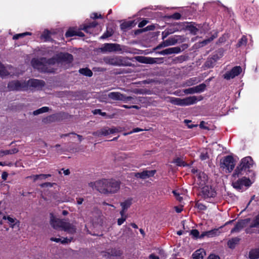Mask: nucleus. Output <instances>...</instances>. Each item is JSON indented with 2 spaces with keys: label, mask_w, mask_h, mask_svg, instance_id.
Instances as JSON below:
<instances>
[{
  "label": "nucleus",
  "mask_w": 259,
  "mask_h": 259,
  "mask_svg": "<svg viewBox=\"0 0 259 259\" xmlns=\"http://www.w3.org/2000/svg\"><path fill=\"white\" fill-rule=\"evenodd\" d=\"M55 183H50V182H47V183H44L40 185V187H52L54 185H55Z\"/></svg>",
  "instance_id": "57"
},
{
  "label": "nucleus",
  "mask_w": 259,
  "mask_h": 259,
  "mask_svg": "<svg viewBox=\"0 0 259 259\" xmlns=\"http://www.w3.org/2000/svg\"><path fill=\"white\" fill-rule=\"evenodd\" d=\"M76 31L72 28H70L65 33L66 37H71L72 36L76 35Z\"/></svg>",
  "instance_id": "44"
},
{
  "label": "nucleus",
  "mask_w": 259,
  "mask_h": 259,
  "mask_svg": "<svg viewBox=\"0 0 259 259\" xmlns=\"http://www.w3.org/2000/svg\"><path fill=\"white\" fill-rule=\"evenodd\" d=\"M6 215L0 212V224H3V220L6 219Z\"/></svg>",
  "instance_id": "61"
},
{
  "label": "nucleus",
  "mask_w": 259,
  "mask_h": 259,
  "mask_svg": "<svg viewBox=\"0 0 259 259\" xmlns=\"http://www.w3.org/2000/svg\"><path fill=\"white\" fill-rule=\"evenodd\" d=\"M196 206L199 209L201 210H205L206 209V206L201 203H197L196 204Z\"/></svg>",
  "instance_id": "55"
},
{
  "label": "nucleus",
  "mask_w": 259,
  "mask_h": 259,
  "mask_svg": "<svg viewBox=\"0 0 259 259\" xmlns=\"http://www.w3.org/2000/svg\"><path fill=\"white\" fill-rule=\"evenodd\" d=\"M100 49L103 53L117 52L122 50L121 46L119 44L109 43L104 44Z\"/></svg>",
  "instance_id": "7"
},
{
  "label": "nucleus",
  "mask_w": 259,
  "mask_h": 259,
  "mask_svg": "<svg viewBox=\"0 0 259 259\" xmlns=\"http://www.w3.org/2000/svg\"><path fill=\"white\" fill-rule=\"evenodd\" d=\"M168 47L165 40H163L161 43L159 44L155 49V50L160 49L162 48Z\"/></svg>",
  "instance_id": "52"
},
{
  "label": "nucleus",
  "mask_w": 259,
  "mask_h": 259,
  "mask_svg": "<svg viewBox=\"0 0 259 259\" xmlns=\"http://www.w3.org/2000/svg\"><path fill=\"white\" fill-rule=\"evenodd\" d=\"M18 151L19 150L16 148H13L11 150H2L0 151V157H2L7 155L14 154L17 153Z\"/></svg>",
  "instance_id": "24"
},
{
  "label": "nucleus",
  "mask_w": 259,
  "mask_h": 259,
  "mask_svg": "<svg viewBox=\"0 0 259 259\" xmlns=\"http://www.w3.org/2000/svg\"><path fill=\"white\" fill-rule=\"evenodd\" d=\"M223 227H221L220 228L218 229H214L208 231L203 232L199 236V237L203 238L205 236H208L209 237H212L214 236L218 235L221 233L220 229H221Z\"/></svg>",
  "instance_id": "17"
},
{
  "label": "nucleus",
  "mask_w": 259,
  "mask_h": 259,
  "mask_svg": "<svg viewBox=\"0 0 259 259\" xmlns=\"http://www.w3.org/2000/svg\"><path fill=\"white\" fill-rule=\"evenodd\" d=\"M147 23H148L147 20H144L139 23L138 27L139 28H142V27H144L145 25H146L147 24Z\"/></svg>",
  "instance_id": "59"
},
{
  "label": "nucleus",
  "mask_w": 259,
  "mask_h": 259,
  "mask_svg": "<svg viewBox=\"0 0 259 259\" xmlns=\"http://www.w3.org/2000/svg\"><path fill=\"white\" fill-rule=\"evenodd\" d=\"M64 221V220L56 219L52 217L51 219V224L55 229H58L59 228H62Z\"/></svg>",
  "instance_id": "20"
},
{
  "label": "nucleus",
  "mask_w": 259,
  "mask_h": 259,
  "mask_svg": "<svg viewBox=\"0 0 259 259\" xmlns=\"http://www.w3.org/2000/svg\"><path fill=\"white\" fill-rule=\"evenodd\" d=\"M244 174L239 168H236L231 178V183L232 187L237 190L244 191L248 189L254 182L253 180L243 177L239 178V177Z\"/></svg>",
  "instance_id": "3"
},
{
  "label": "nucleus",
  "mask_w": 259,
  "mask_h": 259,
  "mask_svg": "<svg viewBox=\"0 0 259 259\" xmlns=\"http://www.w3.org/2000/svg\"><path fill=\"white\" fill-rule=\"evenodd\" d=\"M93 113L94 114H100L102 116H105L106 115V112H102L100 109H95L92 111Z\"/></svg>",
  "instance_id": "53"
},
{
  "label": "nucleus",
  "mask_w": 259,
  "mask_h": 259,
  "mask_svg": "<svg viewBox=\"0 0 259 259\" xmlns=\"http://www.w3.org/2000/svg\"><path fill=\"white\" fill-rule=\"evenodd\" d=\"M25 87L23 83H21L19 81L14 80L9 83L8 88L10 90H19Z\"/></svg>",
  "instance_id": "12"
},
{
  "label": "nucleus",
  "mask_w": 259,
  "mask_h": 259,
  "mask_svg": "<svg viewBox=\"0 0 259 259\" xmlns=\"http://www.w3.org/2000/svg\"><path fill=\"white\" fill-rule=\"evenodd\" d=\"M162 58H151L148 57V61L147 64H152L155 63H159V61H160V62H162Z\"/></svg>",
  "instance_id": "33"
},
{
  "label": "nucleus",
  "mask_w": 259,
  "mask_h": 259,
  "mask_svg": "<svg viewBox=\"0 0 259 259\" xmlns=\"http://www.w3.org/2000/svg\"><path fill=\"white\" fill-rule=\"evenodd\" d=\"M207 259H220V258L219 256H218L217 255L211 254L208 256Z\"/></svg>",
  "instance_id": "64"
},
{
  "label": "nucleus",
  "mask_w": 259,
  "mask_h": 259,
  "mask_svg": "<svg viewBox=\"0 0 259 259\" xmlns=\"http://www.w3.org/2000/svg\"><path fill=\"white\" fill-rule=\"evenodd\" d=\"M183 92L186 94H193L194 93H197V91H196L195 87L185 89L183 91Z\"/></svg>",
  "instance_id": "43"
},
{
  "label": "nucleus",
  "mask_w": 259,
  "mask_h": 259,
  "mask_svg": "<svg viewBox=\"0 0 259 259\" xmlns=\"http://www.w3.org/2000/svg\"><path fill=\"white\" fill-rule=\"evenodd\" d=\"M172 193H174L176 199L180 202H181L182 200H183V198L181 196H180V194L178 193L176 191H173Z\"/></svg>",
  "instance_id": "56"
},
{
  "label": "nucleus",
  "mask_w": 259,
  "mask_h": 259,
  "mask_svg": "<svg viewBox=\"0 0 259 259\" xmlns=\"http://www.w3.org/2000/svg\"><path fill=\"white\" fill-rule=\"evenodd\" d=\"M191 234L194 237L197 238L199 236V233L197 230H192L191 231Z\"/></svg>",
  "instance_id": "58"
},
{
  "label": "nucleus",
  "mask_w": 259,
  "mask_h": 259,
  "mask_svg": "<svg viewBox=\"0 0 259 259\" xmlns=\"http://www.w3.org/2000/svg\"><path fill=\"white\" fill-rule=\"evenodd\" d=\"M28 84L32 87L39 88L44 86L45 82L42 80L32 79L28 81Z\"/></svg>",
  "instance_id": "22"
},
{
  "label": "nucleus",
  "mask_w": 259,
  "mask_h": 259,
  "mask_svg": "<svg viewBox=\"0 0 259 259\" xmlns=\"http://www.w3.org/2000/svg\"><path fill=\"white\" fill-rule=\"evenodd\" d=\"M181 52V49L179 47L169 48L161 51L158 53L162 55H170L172 54H178Z\"/></svg>",
  "instance_id": "14"
},
{
  "label": "nucleus",
  "mask_w": 259,
  "mask_h": 259,
  "mask_svg": "<svg viewBox=\"0 0 259 259\" xmlns=\"http://www.w3.org/2000/svg\"><path fill=\"white\" fill-rule=\"evenodd\" d=\"M72 240V237H70L69 238H65L63 239V240H62L61 241V243H63V244L68 243L69 242H70Z\"/></svg>",
  "instance_id": "60"
},
{
  "label": "nucleus",
  "mask_w": 259,
  "mask_h": 259,
  "mask_svg": "<svg viewBox=\"0 0 259 259\" xmlns=\"http://www.w3.org/2000/svg\"><path fill=\"white\" fill-rule=\"evenodd\" d=\"M26 35V33H20L17 35H15L13 36L14 39H17L20 37H23Z\"/></svg>",
  "instance_id": "62"
},
{
  "label": "nucleus",
  "mask_w": 259,
  "mask_h": 259,
  "mask_svg": "<svg viewBox=\"0 0 259 259\" xmlns=\"http://www.w3.org/2000/svg\"><path fill=\"white\" fill-rule=\"evenodd\" d=\"M50 34L51 33L49 30H45L41 35V38L44 39L45 40H48L50 37Z\"/></svg>",
  "instance_id": "41"
},
{
  "label": "nucleus",
  "mask_w": 259,
  "mask_h": 259,
  "mask_svg": "<svg viewBox=\"0 0 259 259\" xmlns=\"http://www.w3.org/2000/svg\"><path fill=\"white\" fill-rule=\"evenodd\" d=\"M73 60V56L72 55L68 53H59L56 58L47 60L46 58H42L40 60L37 59H33L31 63L34 68L38 69V70L42 72L50 71L47 69L48 65H52L55 64L56 62H65L67 63H70Z\"/></svg>",
  "instance_id": "1"
},
{
  "label": "nucleus",
  "mask_w": 259,
  "mask_h": 259,
  "mask_svg": "<svg viewBox=\"0 0 259 259\" xmlns=\"http://www.w3.org/2000/svg\"><path fill=\"white\" fill-rule=\"evenodd\" d=\"M62 230L70 234H73L76 232V228L73 223H70L64 220L62 226Z\"/></svg>",
  "instance_id": "9"
},
{
  "label": "nucleus",
  "mask_w": 259,
  "mask_h": 259,
  "mask_svg": "<svg viewBox=\"0 0 259 259\" xmlns=\"http://www.w3.org/2000/svg\"><path fill=\"white\" fill-rule=\"evenodd\" d=\"M235 158L232 153L229 154L228 152V170L231 171L235 165Z\"/></svg>",
  "instance_id": "21"
},
{
  "label": "nucleus",
  "mask_w": 259,
  "mask_h": 259,
  "mask_svg": "<svg viewBox=\"0 0 259 259\" xmlns=\"http://www.w3.org/2000/svg\"><path fill=\"white\" fill-rule=\"evenodd\" d=\"M184 29V27L182 28H178V27H174L172 28H167L165 30V31L162 32V39L164 40L165 38H166L169 35L172 34L176 32L181 31Z\"/></svg>",
  "instance_id": "13"
},
{
  "label": "nucleus",
  "mask_w": 259,
  "mask_h": 259,
  "mask_svg": "<svg viewBox=\"0 0 259 259\" xmlns=\"http://www.w3.org/2000/svg\"><path fill=\"white\" fill-rule=\"evenodd\" d=\"M7 222L9 224L10 227L12 228H14L16 226L19 227L20 222L15 218H13L9 215H6V219Z\"/></svg>",
  "instance_id": "19"
},
{
  "label": "nucleus",
  "mask_w": 259,
  "mask_h": 259,
  "mask_svg": "<svg viewBox=\"0 0 259 259\" xmlns=\"http://www.w3.org/2000/svg\"><path fill=\"white\" fill-rule=\"evenodd\" d=\"M200 81V80L198 79L197 77L191 78L185 82V85L188 87L191 86L198 83Z\"/></svg>",
  "instance_id": "28"
},
{
  "label": "nucleus",
  "mask_w": 259,
  "mask_h": 259,
  "mask_svg": "<svg viewBox=\"0 0 259 259\" xmlns=\"http://www.w3.org/2000/svg\"><path fill=\"white\" fill-rule=\"evenodd\" d=\"M181 15L179 13H175L172 15L167 16L168 18H172L175 20H179L181 18Z\"/></svg>",
  "instance_id": "50"
},
{
  "label": "nucleus",
  "mask_w": 259,
  "mask_h": 259,
  "mask_svg": "<svg viewBox=\"0 0 259 259\" xmlns=\"http://www.w3.org/2000/svg\"><path fill=\"white\" fill-rule=\"evenodd\" d=\"M201 193L202 196L205 199L214 197L215 196V192L214 190L208 186H204L202 188Z\"/></svg>",
  "instance_id": "10"
},
{
  "label": "nucleus",
  "mask_w": 259,
  "mask_h": 259,
  "mask_svg": "<svg viewBox=\"0 0 259 259\" xmlns=\"http://www.w3.org/2000/svg\"><path fill=\"white\" fill-rule=\"evenodd\" d=\"M134 98L131 96H126L125 95H124V99L123 101H131Z\"/></svg>",
  "instance_id": "63"
},
{
  "label": "nucleus",
  "mask_w": 259,
  "mask_h": 259,
  "mask_svg": "<svg viewBox=\"0 0 259 259\" xmlns=\"http://www.w3.org/2000/svg\"><path fill=\"white\" fill-rule=\"evenodd\" d=\"M127 217H121L117 220V224L119 226L121 225L126 220Z\"/></svg>",
  "instance_id": "54"
},
{
  "label": "nucleus",
  "mask_w": 259,
  "mask_h": 259,
  "mask_svg": "<svg viewBox=\"0 0 259 259\" xmlns=\"http://www.w3.org/2000/svg\"><path fill=\"white\" fill-rule=\"evenodd\" d=\"M251 227H259V214L257 215L251 225Z\"/></svg>",
  "instance_id": "49"
},
{
  "label": "nucleus",
  "mask_w": 259,
  "mask_h": 259,
  "mask_svg": "<svg viewBox=\"0 0 259 259\" xmlns=\"http://www.w3.org/2000/svg\"><path fill=\"white\" fill-rule=\"evenodd\" d=\"M204 254L205 252L203 249H198L193 254V259H203Z\"/></svg>",
  "instance_id": "25"
},
{
  "label": "nucleus",
  "mask_w": 259,
  "mask_h": 259,
  "mask_svg": "<svg viewBox=\"0 0 259 259\" xmlns=\"http://www.w3.org/2000/svg\"><path fill=\"white\" fill-rule=\"evenodd\" d=\"M245 224V223L243 221H242L239 223H238L235 227L231 230V232H238L241 229Z\"/></svg>",
  "instance_id": "30"
},
{
  "label": "nucleus",
  "mask_w": 259,
  "mask_h": 259,
  "mask_svg": "<svg viewBox=\"0 0 259 259\" xmlns=\"http://www.w3.org/2000/svg\"><path fill=\"white\" fill-rule=\"evenodd\" d=\"M113 34L112 30L107 29V31L101 37V38H106Z\"/></svg>",
  "instance_id": "48"
},
{
  "label": "nucleus",
  "mask_w": 259,
  "mask_h": 259,
  "mask_svg": "<svg viewBox=\"0 0 259 259\" xmlns=\"http://www.w3.org/2000/svg\"><path fill=\"white\" fill-rule=\"evenodd\" d=\"M213 38L212 37H210L209 38L204 40L203 41L200 42L199 43L200 47H203L206 45L208 44L212 40H213Z\"/></svg>",
  "instance_id": "47"
},
{
  "label": "nucleus",
  "mask_w": 259,
  "mask_h": 259,
  "mask_svg": "<svg viewBox=\"0 0 259 259\" xmlns=\"http://www.w3.org/2000/svg\"><path fill=\"white\" fill-rule=\"evenodd\" d=\"M137 60L141 63L147 64L148 57H138Z\"/></svg>",
  "instance_id": "51"
},
{
  "label": "nucleus",
  "mask_w": 259,
  "mask_h": 259,
  "mask_svg": "<svg viewBox=\"0 0 259 259\" xmlns=\"http://www.w3.org/2000/svg\"><path fill=\"white\" fill-rule=\"evenodd\" d=\"M220 168L222 170H227V156H224L220 160Z\"/></svg>",
  "instance_id": "29"
},
{
  "label": "nucleus",
  "mask_w": 259,
  "mask_h": 259,
  "mask_svg": "<svg viewBox=\"0 0 259 259\" xmlns=\"http://www.w3.org/2000/svg\"><path fill=\"white\" fill-rule=\"evenodd\" d=\"M223 56V53L221 51H219L216 54L213 55L212 57V59H214L215 62H217L220 58Z\"/></svg>",
  "instance_id": "45"
},
{
  "label": "nucleus",
  "mask_w": 259,
  "mask_h": 259,
  "mask_svg": "<svg viewBox=\"0 0 259 259\" xmlns=\"http://www.w3.org/2000/svg\"><path fill=\"white\" fill-rule=\"evenodd\" d=\"M180 25L185 26L184 30H188L192 34L194 35L196 34L198 31L199 28L200 27V25H197L198 27H197L196 26H194L192 24H189L187 22H184L183 23H182Z\"/></svg>",
  "instance_id": "15"
},
{
  "label": "nucleus",
  "mask_w": 259,
  "mask_h": 259,
  "mask_svg": "<svg viewBox=\"0 0 259 259\" xmlns=\"http://www.w3.org/2000/svg\"><path fill=\"white\" fill-rule=\"evenodd\" d=\"M156 172L155 170H144L141 172L134 173L135 177L137 178H140L142 179H145L150 177H152L154 175Z\"/></svg>",
  "instance_id": "11"
},
{
  "label": "nucleus",
  "mask_w": 259,
  "mask_h": 259,
  "mask_svg": "<svg viewBox=\"0 0 259 259\" xmlns=\"http://www.w3.org/2000/svg\"><path fill=\"white\" fill-rule=\"evenodd\" d=\"M174 162L176 163L178 166H185L186 164L180 158H177L174 160Z\"/></svg>",
  "instance_id": "46"
},
{
  "label": "nucleus",
  "mask_w": 259,
  "mask_h": 259,
  "mask_svg": "<svg viewBox=\"0 0 259 259\" xmlns=\"http://www.w3.org/2000/svg\"><path fill=\"white\" fill-rule=\"evenodd\" d=\"M51 175L50 174H40V175H32L30 176H28L27 177V179H32L34 182L36 181L37 180H42L44 179H47L49 177H51Z\"/></svg>",
  "instance_id": "23"
},
{
  "label": "nucleus",
  "mask_w": 259,
  "mask_h": 259,
  "mask_svg": "<svg viewBox=\"0 0 259 259\" xmlns=\"http://www.w3.org/2000/svg\"><path fill=\"white\" fill-rule=\"evenodd\" d=\"M238 241L239 240L238 238H233L228 241V246H229L230 248H233L234 247L235 245L236 244Z\"/></svg>",
  "instance_id": "39"
},
{
  "label": "nucleus",
  "mask_w": 259,
  "mask_h": 259,
  "mask_svg": "<svg viewBox=\"0 0 259 259\" xmlns=\"http://www.w3.org/2000/svg\"><path fill=\"white\" fill-rule=\"evenodd\" d=\"M200 158L202 160H206L209 158V155L207 150L205 149L201 152Z\"/></svg>",
  "instance_id": "40"
},
{
  "label": "nucleus",
  "mask_w": 259,
  "mask_h": 259,
  "mask_svg": "<svg viewBox=\"0 0 259 259\" xmlns=\"http://www.w3.org/2000/svg\"><path fill=\"white\" fill-rule=\"evenodd\" d=\"M242 69L240 66H235L228 72V79L233 78L239 75L242 72Z\"/></svg>",
  "instance_id": "16"
},
{
  "label": "nucleus",
  "mask_w": 259,
  "mask_h": 259,
  "mask_svg": "<svg viewBox=\"0 0 259 259\" xmlns=\"http://www.w3.org/2000/svg\"><path fill=\"white\" fill-rule=\"evenodd\" d=\"M195 89L197 93L204 91L206 88V85L204 83H201L198 85L195 86Z\"/></svg>",
  "instance_id": "42"
},
{
  "label": "nucleus",
  "mask_w": 259,
  "mask_h": 259,
  "mask_svg": "<svg viewBox=\"0 0 259 259\" xmlns=\"http://www.w3.org/2000/svg\"><path fill=\"white\" fill-rule=\"evenodd\" d=\"M253 164L254 162L252 158L250 156H247L241 160L240 164L236 168H239L240 171L243 172V171L246 170L247 169L252 167Z\"/></svg>",
  "instance_id": "6"
},
{
  "label": "nucleus",
  "mask_w": 259,
  "mask_h": 259,
  "mask_svg": "<svg viewBox=\"0 0 259 259\" xmlns=\"http://www.w3.org/2000/svg\"><path fill=\"white\" fill-rule=\"evenodd\" d=\"M132 204V199H128L125 200L124 202L120 203V206L123 210H127L128 208L130 207L131 205Z\"/></svg>",
  "instance_id": "26"
},
{
  "label": "nucleus",
  "mask_w": 259,
  "mask_h": 259,
  "mask_svg": "<svg viewBox=\"0 0 259 259\" xmlns=\"http://www.w3.org/2000/svg\"><path fill=\"white\" fill-rule=\"evenodd\" d=\"M247 39L246 36H243L238 41L237 46L238 47H244L246 46L247 43Z\"/></svg>",
  "instance_id": "36"
},
{
  "label": "nucleus",
  "mask_w": 259,
  "mask_h": 259,
  "mask_svg": "<svg viewBox=\"0 0 259 259\" xmlns=\"http://www.w3.org/2000/svg\"><path fill=\"white\" fill-rule=\"evenodd\" d=\"M216 62L212 57L208 58L205 63V66L207 68L213 67Z\"/></svg>",
  "instance_id": "34"
},
{
  "label": "nucleus",
  "mask_w": 259,
  "mask_h": 259,
  "mask_svg": "<svg viewBox=\"0 0 259 259\" xmlns=\"http://www.w3.org/2000/svg\"><path fill=\"white\" fill-rule=\"evenodd\" d=\"M97 25V23L96 22H93L90 23L89 25H84L83 28H81L87 32H89V29L91 28H94Z\"/></svg>",
  "instance_id": "37"
},
{
  "label": "nucleus",
  "mask_w": 259,
  "mask_h": 259,
  "mask_svg": "<svg viewBox=\"0 0 259 259\" xmlns=\"http://www.w3.org/2000/svg\"><path fill=\"white\" fill-rule=\"evenodd\" d=\"M108 97L109 98L115 101H123L124 94L120 92H111L108 94Z\"/></svg>",
  "instance_id": "18"
},
{
  "label": "nucleus",
  "mask_w": 259,
  "mask_h": 259,
  "mask_svg": "<svg viewBox=\"0 0 259 259\" xmlns=\"http://www.w3.org/2000/svg\"><path fill=\"white\" fill-rule=\"evenodd\" d=\"M167 101L175 105L180 106H187L195 104L198 100L196 96H189L183 99L175 98L172 97H167L166 98ZM200 98L199 100H201Z\"/></svg>",
  "instance_id": "4"
},
{
  "label": "nucleus",
  "mask_w": 259,
  "mask_h": 259,
  "mask_svg": "<svg viewBox=\"0 0 259 259\" xmlns=\"http://www.w3.org/2000/svg\"><path fill=\"white\" fill-rule=\"evenodd\" d=\"M168 46H174L176 45L178 41V39L175 37H171L165 40Z\"/></svg>",
  "instance_id": "35"
},
{
  "label": "nucleus",
  "mask_w": 259,
  "mask_h": 259,
  "mask_svg": "<svg viewBox=\"0 0 259 259\" xmlns=\"http://www.w3.org/2000/svg\"><path fill=\"white\" fill-rule=\"evenodd\" d=\"M249 256L250 259L259 258V249H254L249 252Z\"/></svg>",
  "instance_id": "27"
},
{
  "label": "nucleus",
  "mask_w": 259,
  "mask_h": 259,
  "mask_svg": "<svg viewBox=\"0 0 259 259\" xmlns=\"http://www.w3.org/2000/svg\"><path fill=\"white\" fill-rule=\"evenodd\" d=\"M90 187L103 194H113L120 189V183L114 180H102L89 184Z\"/></svg>",
  "instance_id": "2"
},
{
  "label": "nucleus",
  "mask_w": 259,
  "mask_h": 259,
  "mask_svg": "<svg viewBox=\"0 0 259 259\" xmlns=\"http://www.w3.org/2000/svg\"><path fill=\"white\" fill-rule=\"evenodd\" d=\"M117 132V130L116 128H109L107 127L102 128L99 131H97L93 133V135L95 136L101 137L102 136H107L111 134H113Z\"/></svg>",
  "instance_id": "8"
},
{
  "label": "nucleus",
  "mask_w": 259,
  "mask_h": 259,
  "mask_svg": "<svg viewBox=\"0 0 259 259\" xmlns=\"http://www.w3.org/2000/svg\"><path fill=\"white\" fill-rule=\"evenodd\" d=\"M103 61L106 64L113 66L129 65V63L126 61V58L121 56L106 57L103 58Z\"/></svg>",
  "instance_id": "5"
},
{
  "label": "nucleus",
  "mask_w": 259,
  "mask_h": 259,
  "mask_svg": "<svg viewBox=\"0 0 259 259\" xmlns=\"http://www.w3.org/2000/svg\"><path fill=\"white\" fill-rule=\"evenodd\" d=\"M79 72L80 73L87 76L91 77L93 75L92 71L87 68L80 69Z\"/></svg>",
  "instance_id": "32"
},
{
  "label": "nucleus",
  "mask_w": 259,
  "mask_h": 259,
  "mask_svg": "<svg viewBox=\"0 0 259 259\" xmlns=\"http://www.w3.org/2000/svg\"><path fill=\"white\" fill-rule=\"evenodd\" d=\"M49 111V108L48 107H43L33 112L34 115H37L39 114L47 112Z\"/></svg>",
  "instance_id": "31"
},
{
  "label": "nucleus",
  "mask_w": 259,
  "mask_h": 259,
  "mask_svg": "<svg viewBox=\"0 0 259 259\" xmlns=\"http://www.w3.org/2000/svg\"><path fill=\"white\" fill-rule=\"evenodd\" d=\"M9 74V72L6 70L5 67L0 62V76H5Z\"/></svg>",
  "instance_id": "38"
}]
</instances>
